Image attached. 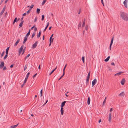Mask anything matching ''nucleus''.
Here are the masks:
<instances>
[{"label":"nucleus","mask_w":128,"mask_h":128,"mask_svg":"<svg viewBox=\"0 0 128 128\" xmlns=\"http://www.w3.org/2000/svg\"><path fill=\"white\" fill-rule=\"evenodd\" d=\"M30 73L29 72H28L27 74L26 75V78L25 80H24V83H26L27 81V80H28V79L29 77V76L30 75Z\"/></svg>","instance_id":"nucleus-1"},{"label":"nucleus","mask_w":128,"mask_h":128,"mask_svg":"<svg viewBox=\"0 0 128 128\" xmlns=\"http://www.w3.org/2000/svg\"><path fill=\"white\" fill-rule=\"evenodd\" d=\"M128 0H125L124 2V4L125 7L126 8H128Z\"/></svg>","instance_id":"nucleus-2"},{"label":"nucleus","mask_w":128,"mask_h":128,"mask_svg":"<svg viewBox=\"0 0 128 128\" xmlns=\"http://www.w3.org/2000/svg\"><path fill=\"white\" fill-rule=\"evenodd\" d=\"M38 41L36 42L32 46V48L34 49L36 48L37 46V44H38Z\"/></svg>","instance_id":"nucleus-3"},{"label":"nucleus","mask_w":128,"mask_h":128,"mask_svg":"<svg viewBox=\"0 0 128 128\" xmlns=\"http://www.w3.org/2000/svg\"><path fill=\"white\" fill-rule=\"evenodd\" d=\"M114 37H113L112 39L111 42L110 44V50H111V46L113 44V42L114 40Z\"/></svg>","instance_id":"nucleus-4"},{"label":"nucleus","mask_w":128,"mask_h":128,"mask_svg":"<svg viewBox=\"0 0 128 128\" xmlns=\"http://www.w3.org/2000/svg\"><path fill=\"white\" fill-rule=\"evenodd\" d=\"M120 15V16H128V14L123 12H121Z\"/></svg>","instance_id":"nucleus-5"},{"label":"nucleus","mask_w":128,"mask_h":128,"mask_svg":"<svg viewBox=\"0 0 128 128\" xmlns=\"http://www.w3.org/2000/svg\"><path fill=\"white\" fill-rule=\"evenodd\" d=\"M97 82V80L96 79H95L92 82V86H94L96 84Z\"/></svg>","instance_id":"nucleus-6"},{"label":"nucleus","mask_w":128,"mask_h":128,"mask_svg":"<svg viewBox=\"0 0 128 128\" xmlns=\"http://www.w3.org/2000/svg\"><path fill=\"white\" fill-rule=\"evenodd\" d=\"M6 9V7L5 6L4 7L2 11L1 12V13H0V16H2L3 14L4 13V12L5 11Z\"/></svg>","instance_id":"nucleus-7"},{"label":"nucleus","mask_w":128,"mask_h":128,"mask_svg":"<svg viewBox=\"0 0 128 128\" xmlns=\"http://www.w3.org/2000/svg\"><path fill=\"white\" fill-rule=\"evenodd\" d=\"M4 62H1V63L0 64V69H2V68L4 66Z\"/></svg>","instance_id":"nucleus-8"},{"label":"nucleus","mask_w":128,"mask_h":128,"mask_svg":"<svg viewBox=\"0 0 128 128\" xmlns=\"http://www.w3.org/2000/svg\"><path fill=\"white\" fill-rule=\"evenodd\" d=\"M122 19L125 20H128V16H121Z\"/></svg>","instance_id":"nucleus-9"},{"label":"nucleus","mask_w":128,"mask_h":128,"mask_svg":"<svg viewBox=\"0 0 128 128\" xmlns=\"http://www.w3.org/2000/svg\"><path fill=\"white\" fill-rule=\"evenodd\" d=\"M20 20V18H19L18 19H17V18H16L14 19V22H13V24H14L16 22H17Z\"/></svg>","instance_id":"nucleus-10"},{"label":"nucleus","mask_w":128,"mask_h":128,"mask_svg":"<svg viewBox=\"0 0 128 128\" xmlns=\"http://www.w3.org/2000/svg\"><path fill=\"white\" fill-rule=\"evenodd\" d=\"M126 82V80L124 78L121 81V84L122 85H124Z\"/></svg>","instance_id":"nucleus-11"},{"label":"nucleus","mask_w":128,"mask_h":128,"mask_svg":"<svg viewBox=\"0 0 128 128\" xmlns=\"http://www.w3.org/2000/svg\"><path fill=\"white\" fill-rule=\"evenodd\" d=\"M112 121V114L110 113L109 114V121L110 122Z\"/></svg>","instance_id":"nucleus-12"},{"label":"nucleus","mask_w":128,"mask_h":128,"mask_svg":"<svg viewBox=\"0 0 128 128\" xmlns=\"http://www.w3.org/2000/svg\"><path fill=\"white\" fill-rule=\"evenodd\" d=\"M61 115H63L64 114V109L63 107H61Z\"/></svg>","instance_id":"nucleus-13"},{"label":"nucleus","mask_w":128,"mask_h":128,"mask_svg":"<svg viewBox=\"0 0 128 128\" xmlns=\"http://www.w3.org/2000/svg\"><path fill=\"white\" fill-rule=\"evenodd\" d=\"M20 39L18 40L15 43V44L14 45V46H17L18 44L20 42Z\"/></svg>","instance_id":"nucleus-14"},{"label":"nucleus","mask_w":128,"mask_h":128,"mask_svg":"<svg viewBox=\"0 0 128 128\" xmlns=\"http://www.w3.org/2000/svg\"><path fill=\"white\" fill-rule=\"evenodd\" d=\"M49 22H48L47 24V25H46V28H45L44 30V32H45L46 31V29L48 28V26H49Z\"/></svg>","instance_id":"nucleus-15"},{"label":"nucleus","mask_w":128,"mask_h":128,"mask_svg":"<svg viewBox=\"0 0 128 128\" xmlns=\"http://www.w3.org/2000/svg\"><path fill=\"white\" fill-rule=\"evenodd\" d=\"M123 73H124L123 72H119L118 73H117L116 74H115V76H116L117 75H118V76H119L120 75H121V74H122Z\"/></svg>","instance_id":"nucleus-16"},{"label":"nucleus","mask_w":128,"mask_h":128,"mask_svg":"<svg viewBox=\"0 0 128 128\" xmlns=\"http://www.w3.org/2000/svg\"><path fill=\"white\" fill-rule=\"evenodd\" d=\"M66 102V101H64L63 102L62 104L61 107H63L65 106V104Z\"/></svg>","instance_id":"nucleus-17"},{"label":"nucleus","mask_w":128,"mask_h":128,"mask_svg":"<svg viewBox=\"0 0 128 128\" xmlns=\"http://www.w3.org/2000/svg\"><path fill=\"white\" fill-rule=\"evenodd\" d=\"M90 97H88V105H89L90 104Z\"/></svg>","instance_id":"nucleus-18"},{"label":"nucleus","mask_w":128,"mask_h":128,"mask_svg":"<svg viewBox=\"0 0 128 128\" xmlns=\"http://www.w3.org/2000/svg\"><path fill=\"white\" fill-rule=\"evenodd\" d=\"M86 22V19L85 18H84V21L83 22V23L82 25V27H84L85 25V23Z\"/></svg>","instance_id":"nucleus-19"},{"label":"nucleus","mask_w":128,"mask_h":128,"mask_svg":"<svg viewBox=\"0 0 128 128\" xmlns=\"http://www.w3.org/2000/svg\"><path fill=\"white\" fill-rule=\"evenodd\" d=\"M53 36H54V34H52V36H50V41H53V40H54V38H52L53 37Z\"/></svg>","instance_id":"nucleus-20"},{"label":"nucleus","mask_w":128,"mask_h":128,"mask_svg":"<svg viewBox=\"0 0 128 128\" xmlns=\"http://www.w3.org/2000/svg\"><path fill=\"white\" fill-rule=\"evenodd\" d=\"M27 37H25L24 38V40L23 42V44H24L26 42L27 40H28Z\"/></svg>","instance_id":"nucleus-21"},{"label":"nucleus","mask_w":128,"mask_h":128,"mask_svg":"<svg viewBox=\"0 0 128 128\" xmlns=\"http://www.w3.org/2000/svg\"><path fill=\"white\" fill-rule=\"evenodd\" d=\"M24 22V21H22L20 23V24L19 26H20L19 28L22 27V26Z\"/></svg>","instance_id":"nucleus-22"},{"label":"nucleus","mask_w":128,"mask_h":128,"mask_svg":"<svg viewBox=\"0 0 128 128\" xmlns=\"http://www.w3.org/2000/svg\"><path fill=\"white\" fill-rule=\"evenodd\" d=\"M110 58V56H108L106 59L104 60L105 62H108Z\"/></svg>","instance_id":"nucleus-23"},{"label":"nucleus","mask_w":128,"mask_h":128,"mask_svg":"<svg viewBox=\"0 0 128 128\" xmlns=\"http://www.w3.org/2000/svg\"><path fill=\"white\" fill-rule=\"evenodd\" d=\"M30 30H29L28 33L26 34V37H28L29 36L30 34Z\"/></svg>","instance_id":"nucleus-24"},{"label":"nucleus","mask_w":128,"mask_h":128,"mask_svg":"<svg viewBox=\"0 0 128 128\" xmlns=\"http://www.w3.org/2000/svg\"><path fill=\"white\" fill-rule=\"evenodd\" d=\"M18 124H18L17 125H14V126H11L10 128H16L18 125Z\"/></svg>","instance_id":"nucleus-25"},{"label":"nucleus","mask_w":128,"mask_h":128,"mask_svg":"<svg viewBox=\"0 0 128 128\" xmlns=\"http://www.w3.org/2000/svg\"><path fill=\"white\" fill-rule=\"evenodd\" d=\"M41 31H40L39 32L38 34L37 37L38 38H39L41 36Z\"/></svg>","instance_id":"nucleus-26"},{"label":"nucleus","mask_w":128,"mask_h":128,"mask_svg":"<svg viewBox=\"0 0 128 128\" xmlns=\"http://www.w3.org/2000/svg\"><path fill=\"white\" fill-rule=\"evenodd\" d=\"M10 47H9L7 49H6V54H8V51L9 50V49H10Z\"/></svg>","instance_id":"nucleus-27"},{"label":"nucleus","mask_w":128,"mask_h":128,"mask_svg":"<svg viewBox=\"0 0 128 128\" xmlns=\"http://www.w3.org/2000/svg\"><path fill=\"white\" fill-rule=\"evenodd\" d=\"M57 68V67L55 68L54 70L52 71L49 74V76H50L51 74L53 73V72L56 70Z\"/></svg>","instance_id":"nucleus-28"},{"label":"nucleus","mask_w":128,"mask_h":128,"mask_svg":"<svg viewBox=\"0 0 128 128\" xmlns=\"http://www.w3.org/2000/svg\"><path fill=\"white\" fill-rule=\"evenodd\" d=\"M124 92H123L120 93L119 95V96H124Z\"/></svg>","instance_id":"nucleus-29"},{"label":"nucleus","mask_w":128,"mask_h":128,"mask_svg":"<svg viewBox=\"0 0 128 128\" xmlns=\"http://www.w3.org/2000/svg\"><path fill=\"white\" fill-rule=\"evenodd\" d=\"M40 9L39 8H37L36 10L37 13L38 14H39L40 12Z\"/></svg>","instance_id":"nucleus-30"},{"label":"nucleus","mask_w":128,"mask_h":128,"mask_svg":"<svg viewBox=\"0 0 128 128\" xmlns=\"http://www.w3.org/2000/svg\"><path fill=\"white\" fill-rule=\"evenodd\" d=\"M8 54H6V55L5 56L4 58V60H5L6 59V58H7L8 57Z\"/></svg>","instance_id":"nucleus-31"},{"label":"nucleus","mask_w":128,"mask_h":128,"mask_svg":"<svg viewBox=\"0 0 128 128\" xmlns=\"http://www.w3.org/2000/svg\"><path fill=\"white\" fill-rule=\"evenodd\" d=\"M107 97H106L103 104V105L104 106L105 104L106 103V100Z\"/></svg>","instance_id":"nucleus-32"},{"label":"nucleus","mask_w":128,"mask_h":128,"mask_svg":"<svg viewBox=\"0 0 128 128\" xmlns=\"http://www.w3.org/2000/svg\"><path fill=\"white\" fill-rule=\"evenodd\" d=\"M67 64H66L65 66H64V67L63 69V73H65V70L66 69V68L67 66Z\"/></svg>","instance_id":"nucleus-33"},{"label":"nucleus","mask_w":128,"mask_h":128,"mask_svg":"<svg viewBox=\"0 0 128 128\" xmlns=\"http://www.w3.org/2000/svg\"><path fill=\"white\" fill-rule=\"evenodd\" d=\"M82 24V23L81 22H80L78 26V28H80L81 27Z\"/></svg>","instance_id":"nucleus-34"},{"label":"nucleus","mask_w":128,"mask_h":128,"mask_svg":"<svg viewBox=\"0 0 128 128\" xmlns=\"http://www.w3.org/2000/svg\"><path fill=\"white\" fill-rule=\"evenodd\" d=\"M88 25H86V27H85L86 30L87 31L88 30Z\"/></svg>","instance_id":"nucleus-35"},{"label":"nucleus","mask_w":128,"mask_h":128,"mask_svg":"<svg viewBox=\"0 0 128 128\" xmlns=\"http://www.w3.org/2000/svg\"><path fill=\"white\" fill-rule=\"evenodd\" d=\"M65 75V73H63V75L61 76L60 78L58 80H60Z\"/></svg>","instance_id":"nucleus-36"},{"label":"nucleus","mask_w":128,"mask_h":128,"mask_svg":"<svg viewBox=\"0 0 128 128\" xmlns=\"http://www.w3.org/2000/svg\"><path fill=\"white\" fill-rule=\"evenodd\" d=\"M47 0H44L42 3V5H44L46 2Z\"/></svg>","instance_id":"nucleus-37"},{"label":"nucleus","mask_w":128,"mask_h":128,"mask_svg":"<svg viewBox=\"0 0 128 128\" xmlns=\"http://www.w3.org/2000/svg\"><path fill=\"white\" fill-rule=\"evenodd\" d=\"M26 48V47H25L24 48V49L23 50V51L22 53V55H23L24 54V52H25V50Z\"/></svg>","instance_id":"nucleus-38"},{"label":"nucleus","mask_w":128,"mask_h":128,"mask_svg":"<svg viewBox=\"0 0 128 128\" xmlns=\"http://www.w3.org/2000/svg\"><path fill=\"white\" fill-rule=\"evenodd\" d=\"M90 71H89L88 72V77H90Z\"/></svg>","instance_id":"nucleus-39"},{"label":"nucleus","mask_w":128,"mask_h":128,"mask_svg":"<svg viewBox=\"0 0 128 128\" xmlns=\"http://www.w3.org/2000/svg\"><path fill=\"white\" fill-rule=\"evenodd\" d=\"M22 50H20L19 52V55L20 56V54L22 52Z\"/></svg>","instance_id":"nucleus-40"},{"label":"nucleus","mask_w":128,"mask_h":128,"mask_svg":"<svg viewBox=\"0 0 128 128\" xmlns=\"http://www.w3.org/2000/svg\"><path fill=\"white\" fill-rule=\"evenodd\" d=\"M82 60L83 61V63H84V56L82 57Z\"/></svg>","instance_id":"nucleus-41"},{"label":"nucleus","mask_w":128,"mask_h":128,"mask_svg":"<svg viewBox=\"0 0 128 128\" xmlns=\"http://www.w3.org/2000/svg\"><path fill=\"white\" fill-rule=\"evenodd\" d=\"M40 92V96H42V93H43L42 89L41 90Z\"/></svg>","instance_id":"nucleus-42"},{"label":"nucleus","mask_w":128,"mask_h":128,"mask_svg":"<svg viewBox=\"0 0 128 128\" xmlns=\"http://www.w3.org/2000/svg\"><path fill=\"white\" fill-rule=\"evenodd\" d=\"M24 48V46L22 45V46L20 48V50H23Z\"/></svg>","instance_id":"nucleus-43"},{"label":"nucleus","mask_w":128,"mask_h":128,"mask_svg":"<svg viewBox=\"0 0 128 128\" xmlns=\"http://www.w3.org/2000/svg\"><path fill=\"white\" fill-rule=\"evenodd\" d=\"M7 68L6 66H4L3 68V70H6Z\"/></svg>","instance_id":"nucleus-44"},{"label":"nucleus","mask_w":128,"mask_h":128,"mask_svg":"<svg viewBox=\"0 0 128 128\" xmlns=\"http://www.w3.org/2000/svg\"><path fill=\"white\" fill-rule=\"evenodd\" d=\"M35 33H34L32 35V38H34V36H35Z\"/></svg>","instance_id":"nucleus-45"},{"label":"nucleus","mask_w":128,"mask_h":128,"mask_svg":"<svg viewBox=\"0 0 128 128\" xmlns=\"http://www.w3.org/2000/svg\"><path fill=\"white\" fill-rule=\"evenodd\" d=\"M27 65H26L24 67V70L25 71L27 69Z\"/></svg>","instance_id":"nucleus-46"},{"label":"nucleus","mask_w":128,"mask_h":128,"mask_svg":"<svg viewBox=\"0 0 128 128\" xmlns=\"http://www.w3.org/2000/svg\"><path fill=\"white\" fill-rule=\"evenodd\" d=\"M5 53V52L4 51L2 53V54H1V57H2L4 55V54Z\"/></svg>","instance_id":"nucleus-47"},{"label":"nucleus","mask_w":128,"mask_h":128,"mask_svg":"<svg viewBox=\"0 0 128 128\" xmlns=\"http://www.w3.org/2000/svg\"><path fill=\"white\" fill-rule=\"evenodd\" d=\"M50 41V44L49 45V46H50L51 45L52 43L53 42V41Z\"/></svg>","instance_id":"nucleus-48"},{"label":"nucleus","mask_w":128,"mask_h":128,"mask_svg":"<svg viewBox=\"0 0 128 128\" xmlns=\"http://www.w3.org/2000/svg\"><path fill=\"white\" fill-rule=\"evenodd\" d=\"M34 5H32L30 6V10L31 9H32L34 7Z\"/></svg>","instance_id":"nucleus-49"},{"label":"nucleus","mask_w":128,"mask_h":128,"mask_svg":"<svg viewBox=\"0 0 128 128\" xmlns=\"http://www.w3.org/2000/svg\"><path fill=\"white\" fill-rule=\"evenodd\" d=\"M90 78V77H87V78L86 79V81H89Z\"/></svg>","instance_id":"nucleus-50"},{"label":"nucleus","mask_w":128,"mask_h":128,"mask_svg":"<svg viewBox=\"0 0 128 128\" xmlns=\"http://www.w3.org/2000/svg\"><path fill=\"white\" fill-rule=\"evenodd\" d=\"M81 11V9H80L78 11V14H80V13Z\"/></svg>","instance_id":"nucleus-51"},{"label":"nucleus","mask_w":128,"mask_h":128,"mask_svg":"<svg viewBox=\"0 0 128 128\" xmlns=\"http://www.w3.org/2000/svg\"><path fill=\"white\" fill-rule=\"evenodd\" d=\"M14 64H12V65H11L10 66V68H12L13 67V66H14Z\"/></svg>","instance_id":"nucleus-52"},{"label":"nucleus","mask_w":128,"mask_h":128,"mask_svg":"<svg viewBox=\"0 0 128 128\" xmlns=\"http://www.w3.org/2000/svg\"><path fill=\"white\" fill-rule=\"evenodd\" d=\"M25 84L26 83H24V82L23 84L21 86V87H22V88L24 86V84Z\"/></svg>","instance_id":"nucleus-53"},{"label":"nucleus","mask_w":128,"mask_h":128,"mask_svg":"<svg viewBox=\"0 0 128 128\" xmlns=\"http://www.w3.org/2000/svg\"><path fill=\"white\" fill-rule=\"evenodd\" d=\"M30 11H31V10H30V9L27 12V13L29 14V13H30Z\"/></svg>","instance_id":"nucleus-54"},{"label":"nucleus","mask_w":128,"mask_h":128,"mask_svg":"<svg viewBox=\"0 0 128 128\" xmlns=\"http://www.w3.org/2000/svg\"><path fill=\"white\" fill-rule=\"evenodd\" d=\"M37 20V17H36L35 19L34 22H36V21Z\"/></svg>","instance_id":"nucleus-55"},{"label":"nucleus","mask_w":128,"mask_h":128,"mask_svg":"<svg viewBox=\"0 0 128 128\" xmlns=\"http://www.w3.org/2000/svg\"><path fill=\"white\" fill-rule=\"evenodd\" d=\"M86 86H87L89 84V81H86Z\"/></svg>","instance_id":"nucleus-56"},{"label":"nucleus","mask_w":128,"mask_h":128,"mask_svg":"<svg viewBox=\"0 0 128 128\" xmlns=\"http://www.w3.org/2000/svg\"><path fill=\"white\" fill-rule=\"evenodd\" d=\"M48 102V100H46V103L43 105V106H44V105H45Z\"/></svg>","instance_id":"nucleus-57"},{"label":"nucleus","mask_w":128,"mask_h":128,"mask_svg":"<svg viewBox=\"0 0 128 128\" xmlns=\"http://www.w3.org/2000/svg\"><path fill=\"white\" fill-rule=\"evenodd\" d=\"M101 1L102 4H103L104 6L103 0H101Z\"/></svg>","instance_id":"nucleus-58"},{"label":"nucleus","mask_w":128,"mask_h":128,"mask_svg":"<svg viewBox=\"0 0 128 128\" xmlns=\"http://www.w3.org/2000/svg\"><path fill=\"white\" fill-rule=\"evenodd\" d=\"M111 64V65H112V66H115L114 63L113 62Z\"/></svg>","instance_id":"nucleus-59"},{"label":"nucleus","mask_w":128,"mask_h":128,"mask_svg":"<svg viewBox=\"0 0 128 128\" xmlns=\"http://www.w3.org/2000/svg\"><path fill=\"white\" fill-rule=\"evenodd\" d=\"M37 75V74H36L35 75H34L33 76V78H34L35 77H36V76Z\"/></svg>","instance_id":"nucleus-60"},{"label":"nucleus","mask_w":128,"mask_h":128,"mask_svg":"<svg viewBox=\"0 0 128 128\" xmlns=\"http://www.w3.org/2000/svg\"><path fill=\"white\" fill-rule=\"evenodd\" d=\"M44 17L45 16H42V21H43L44 20Z\"/></svg>","instance_id":"nucleus-61"},{"label":"nucleus","mask_w":128,"mask_h":128,"mask_svg":"<svg viewBox=\"0 0 128 128\" xmlns=\"http://www.w3.org/2000/svg\"><path fill=\"white\" fill-rule=\"evenodd\" d=\"M4 0H2L0 2V4H1L4 1Z\"/></svg>","instance_id":"nucleus-62"},{"label":"nucleus","mask_w":128,"mask_h":128,"mask_svg":"<svg viewBox=\"0 0 128 128\" xmlns=\"http://www.w3.org/2000/svg\"><path fill=\"white\" fill-rule=\"evenodd\" d=\"M26 15V14L25 13L24 14H23L22 16H25Z\"/></svg>","instance_id":"nucleus-63"},{"label":"nucleus","mask_w":128,"mask_h":128,"mask_svg":"<svg viewBox=\"0 0 128 128\" xmlns=\"http://www.w3.org/2000/svg\"><path fill=\"white\" fill-rule=\"evenodd\" d=\"M37 29L36 28H35L34 29L35 31H36L37 30Z\"/></svg>","instance_id":"nucleus-64"}]
</instances>
